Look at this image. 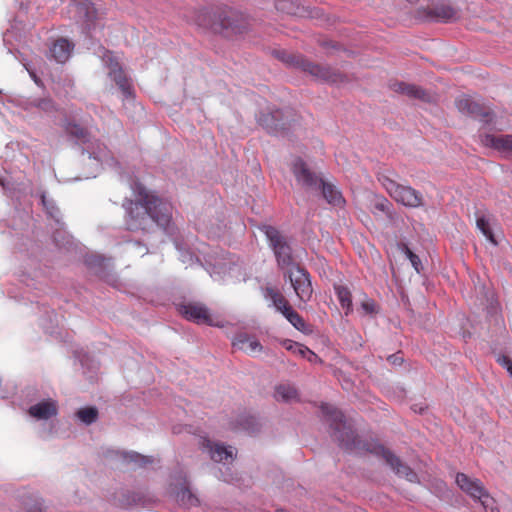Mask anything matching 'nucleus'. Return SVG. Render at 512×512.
I'll list each match as a JSON object with an SVG mask.
<instances>
[{
  "mask_svg": "<svg viewBox=\"0 0 512 512\" xmlns=\"http://www.w3.org/2000/svg\"><path fill=\"white\" fill-rule=\"evenodd\" d=\"M131 189L137 200L125 199L122 204L125 209L126 228L129 231L148 233L156 225L165 233L171 234L173 231L172 204L155 193L149 192L141 183H133Z\"/></svg>",
  "mask_w": 512,
  "mask_h": 512,
  "instance_id": "nucleus-1",
  "label": "nucleus"
},
{
  "mask_svg": "<svg viewBox=\"0 0 512 512\" xmlns=\"http://www.w3.org/2000/svg\"><path fill=\"white\" fill-rule=\"evenodd\" d=\"M190 20L200 28L225 37L241 34L246 28L243 16L231 8H219L214 11L203 8L194 11Z\"/></svg>",
  "mask_w": 512,
  "mask_h": 512,
  "instance_id": "nucleus-2",
  "label": "nucleus"
},
{
  "mask_svg": "<svg viewBox=\"0 0 512 512\" xmlns=\"http://www.w3.org/2000/svg\"><path fill=\"white\" fill-rule=\"evenodd\" d=\"M291 170L297 183L304 188L321 189L323 197L329 204L337 207H342L345 204L341 192L334 185L325 182L316 173L312 172L301 158H296L293 161Z\"/></svg>",
  "mask_w": 512,
  "mask_h": 512,
  "instance_id": "nucleus-3",
  "label": "nucleus"
},
{
  "mask_svg": "<svg viewBox=\"0 0 512 512\" xmlns=\"http://www.w3.org/2000/svg\"><path fill=\"white\" fill-rule=\"evenodd\" d=\"M321 411L334 430L339 445L347 450L355 449L357 437L351 426L345 422L343 413L329 404H322Z\"/></svg>",
  "mask_w": 512,
  "mask_h": 512,
  "instance_id": "nucleus-4",
  "label": "nucleus"
},
{
  "mask_svg": "<svg viewBox=\"0 0 512 512\" xmlns=\"http://www.w3.org/2000/svg\"><path fill=\"white\" fill-rule=\"evenodd\" d=\"M378 179L390 197L396 202L409 208H417L423 205L422 194L411 186L401 185L385 175L379 176Z\"/></svg>",
  "mask_w": 512,
  "mask_h": 512,
  "instance_id": "nucleus-5",
  "label": "nucleus"
},
{
  "mask_svg": "<svg viewBox=\"0 0 512 512\" xmlns=\"http://www.w3.org/2000/svg\"><path fill=\"white\" fill-rule=\"evenodd\" d=\"M282 61L299 67L305 72H308L310 75L314 76L316 79L330 82V83H339L342 81V75L332 70L330 67L321 66L318 64H314L306 59H304L300 55H292L282 53L281 57Z\"/></svg>",
  "mask_w": 512,
  "mask_h": 512,
  "instance_id": "nucleus-6",
  "label": "nucleus"
},
{
  "mask_svg": "<svg viewBox=\"0 0 512 512\" xmlns=\"http://www.w3.org/2000/svg\"><path fill=\"white\" fill-rule=\"evenodd\" d=\"M100 58L103 65L109 70L108 76L116 83L125 97L133 96V88L130 79L126 76L119 59L113 52L101 48Z\"/></svg>",
  "mask_w": 512,
  "mask_h": 512,
  "instance_id": "nucleus-7",
  "label": "nucleus"
},
{
  "mask_svg": "<svg viewBox=\"0 0 512 512\" xmlns=\"http://www.w3.org/2000/svg\"><path fill=\"white\" fill-rule=\"evenodd\" d=\"M260 230L267 237L278 265L281 268L290 266L292 264V251L285 238L271 225H263L260 227Z\"/></svg>",
  "mask_w": 512,
  "mask_h": 512,
  "instance_id": "nucleus-8",
  "label": "nucleus"
},
{
  "mask_svg": "<svg viewBox=\"0 0 512 512\" xmlns=\"http://www.w3.org/2000/svg\"><path fill=\"white\" fill-rule=\"evenodd\" d=\"M292 114L291 109L269 110L267 113H261L257 121L268 133L280 135L291 127Z\"/></svg>",
  "mask_w": 512,
  "mask_h": 512,
  "instance_id": "nucleus-9",
  "label": "nucleus"
},
{
  "mask_svg": "<svg viewBox=\"0 0 512 512\" xmlns=\"http://www.w3.org/2000/svg\"><path fill=\"white\" fill-rule=\"evenodd\" d=\"M178 312L187 320L195 322L197 324H206L209 326L223 327L224 323L222 320L214 319L209 313L208 308L198 302H187L179 304Z\"/></svg>",
  "mask_w": 512,
  "mask_h": 512,
  "instance_id": "nucleus-10",
  "label": "nucleus"
},
{
  "mask_svg": "<svg viewBox=\"0 0 512 512\" xmlns=\"http://www.w3.org/2000/svg\"><path fill=\"white\" fill-rule=\"evenodd\" d=\"M372 454L381 457L385 463L393 470L398 476L405 477L410 482L417 481L416 473L406 464H404L393 452L386 449L380 444H373L368 448Z\"/></svg>",
  "mask_w": 512,
  "mask_h": 512,
  "instance_id": "nucleus-11",
  "label": "nucleus"
},
{
  "mask_svg": "<svg viewBox=\"0 0 512 512\" xmlns=\"http://www.w3.org/2000/svg\"><path fill=\"white\" fill-rule=\"evenodd\" d=\"M455 481L463 492L472 499L478 500L485 510L489 508V494L480 480L472 479L464 473H457Z\"/></svg>",
  "mask_w": 512,
  "mask_h": 512,
  "instance_id": "nucleus-12",
  "label": "nucleus"
},
{
  "mask_svg": "<svg viewBox=\"0 0 512 512\" xmlns=\"http://www.w3.org/2000/svg\"><path fill=\"white\" fill-rule=\"evenodd\" d=\"M288 277L297 297L303 302H308L313 293L309 273L300 266H295L289 270Z\"/></svg>",
  "mask_w": 512,
  "mask_h": 512,
  "instance_id": "nucleus-13",
  "label": "nucleus"
},
{
  "mask_svg": "<svg viewBox=\"0 0 512 512\" xmlns=\"http://www.w3.org/2000/svg\"><path fill=\"white\" fill-rule=\"evenodd\" d=\"M70 6V11L74 13L77 21L85 25L88 30L95 27L98 19V12L93 3L88 0H73Z\"/></svg>",
  "mask_w": 512,
  "mask_h": 512,
  "instance_id": "nucleus-14",
  "label": "nucleus"
},
{
  "mask_svg": "<svg viewBox=\"0 0 512 512\" xmlns=\"http://www.w3.org/2000/svg\"><path fill=\"white\" fill-rule=\"evenodd\" d=\"M457 11L451 5L437 4L432 8H423L417 11V18L423 21L449 22L455 19Z\"/></svg>",
  "mask_w": 512,
  "mask_h": 512,
  "instance_id": "nucleus-15",
  "label": "nucleus"
},
{
  "mask_svg": "<svg viewBox=\"0 0 512 512\" xmlns=\"http://www.w3.org/2000/svg\"><path fill=\"white\" fill-rule=\"evenodd\" d=\"M202 446L215 462L229 463L232 462L236 456V449L232 446L213 443L208 439H203Z\"/></svg>",
  "mask_w": 512,
  "mask_h": 512,
  "instance_id": "nucleus-16",
  "label": "nucleus"
},
{
  "mask_svg": "<svg viewBox=\"0 0 512 512\" xmlns=\"http://www.w3.org/2000/svg\"><path fill=\"white\" fill-rule=\"evenodd\" d=\"M456 107L462 114L474 118L479 117L485 121H488L490 118V113L485 111V108L480 103L467 95H463L456 100Z\"/></svg>",
  "mask_w": 512,
  "mask_h": 512,
  "instance_id": "nucleus-17",
  "label": "nucleus"
},
{
  "mask_svg": "<svg viewBox=\"0 0 512 512\" xmlns=\"http://www.w3.org/2000/svg\"><path fill=\"white\" fill-rule=\"evenodd\" d=\"M480 142L485 147H490L506 157H512V135L485 134L481 136Z\"/></svg>",
  "mask_w": 512,
  "mask_h": 512,
  "instance_id": "nucleus-18",
  "label": "nucleus"
},
{
  "mask_svg": "<svg viewBox=\"0 0 512 512\" xmlns=\"http://www.w3.org/2000/svg\"><path fill=\"white\" fill-rule=\"evenodd\" d=\"M391 88L394 92L406 95L411 99H419L423 102H430L433 100L430 93L414 84L396 82L391 85Z\"/></svg>",
  "mask_w": 512,
  "mask_h": 512,
  "instance_id": "nucleus-19",
  "label": "nucleus"
},
{
  "mask_svg": "<svg viewBox=\"0 0 512 512\" xmlns=\"http://www.w3.org/2000/svg\"><path fill=\"white\" fill-rule=\"evenodd\" d=\"M74 44L65 38H59L49 48V57L58 63H65L71 56Z\"/></svg>",
  "mask_w": 512,
  "mask_h": 512,
  "instance_id": "nucleus-20",
  "label": "nucleus"
},
{
  "mask_svg": "<svg viewBox=\"0 0 512 512\" xmlns=\"http://www.w3.org/2000/svg\"><path fill=\"white\" fill-rule=\"evenodd\" d=\"M232 345L234 348L251 355L259 353L263 349L258 339L254 336L248 335L247 333L237 334L232 341Z\"/></svg>",
  "mask_w": 512,
  "mask_h": 512,
  "instance_id": "nucleus-21",
  "label": "nucleus"
},
{
  "mask_svg": "<svg viewBox=\"0 0 512 512\" xmlns=\"http://www.w3.org/2000/svg\"><path fill=\"white\" fill-rule=\"evenodd\" d=\"M29 414L39 420L49 419L57 414V403L51 399L39 402L29 408Z\"/></svg>",
  "mask_w": 512,
  "mask_h": 512,
  "instance_id": "nucleus-22",
  "label": "nucleus"
},
{
  "mask_svg": "<svg viewBox=\"0 0 512 512\" xmlns=\"http://www.w3.org/2000/svg\"><path fill=\"white\" fill-rule=\"evenodd\" d=\"M264 297L267 300H270L272 305L279 311L282 315L291 310L292 307L289 305L286 298L277 290L272 287H266L263 290Z\"/></svg>",
  "mask_w": 512,
  "mask_h": 512,
  "instance_id": "nucleus-23",
  "label": "nucleus"
},
{
  "mask_svg": "<svg viewBox=\"0 0 512 512\" xmlns=\"http://www.w3.org/2000/svg\"><path fill=\"white\" fill-rule=\"evenodd\" d=\"M274 397L277 401L290 403L297 400L298 392L290 384H280L275 388Z\"/></svg>",
  "mask_w": 512,
  "mask_h": 512,
  "instance_id": "nucleus-24",
  "label": "nucleus"
},
{
  "mask_svg": "<svg viewBox=\"0 0 512 512\" xmlns=\"http://www.w3.org/2000/svg\"><path fill=\"white\" fill-rule=\"evenodd\" d=\"M66 132L73 137L77 143L87 145L91 142L90 133L76 123H68L66 126Z\"/></svg>",
  "mask_w": 512,
  "mask_h": 512,
  "instance_id": "nucleus-25",
  "label": "nucleus"
},
{
  "mask_svg": "<svg viewBox=\"0 0 512 512\" xmlns=\"http://www.w3.org/2000/svg\"><path fill=\"white\" fill-rule=\"evenodd\" d=\"M289 323L298 331L304 334L312 333V329L310 326L304 321V319L297 313L293 308L288 310L287 313L283 315Z\"/></svg>",
  "mask_w": 512,
  "mask_h": 512,
  "instance_id": "nucleus-26",
  "label": "nucleus"
},
{
  "mask_svg": "<svg viewBox=\"0 0 512 512\" xmlns=\"http://www.w3.org/2000/svg\"><path fill=\"white\" fill-rule=\"evenodd\" d=\"M334 289L341 307L346 310L345 314H349L352 311V297L350 290L342 285H336Z\"/></svg>",
  "mask_w": 512,
  "mask_h": 512,
  "instance_id": "nucleus-27",
  "label": "nucleus"
},
{
  "mask_svg": "<svg viewBox=\"0 0 512 512\" xmlns=\"http://www.w3.org/2000/svg\"><path fill=\"white\" fill-rule=\"evenodd\" d=\"M86 149L90 157L98 161L102 162L108 159V151L106 146L98 141L91 143V146L88 145Z\"/></svg>",
  "mask_w": 512,
  "mask_h": 512,
  "instance_id": "nucleus-28",
  "label": "nucleus"
},
{
  "mask_svg": "<svg viewBox=\"0 0 512 512\" xmlns=\"http://www.w3.org/2000/svg\"><path fill=\"white\" fill-rule=\"evenodd\" d=\"M476 225L490 243L497 245V241L495 240L488 218H486L484 215L478 216Z\"/></svg>",
  "mask_w": 512,
  "mask_h": 512,
  "instance_id": "nucleus-29",
  "label": "nucleus"
},
{
  "mask_svg": "<svg viewBox=\"0 0 512 512\" xmlns=\"http://www.w3.org/2000/svg\"><path fill=\"white\" fill-rule=\"evenodd\" d=\"M391 206V203L386 198L376 197L371 212L373 214H376V211H380L391 219L393 217Z\"/></svg>",
  "mask_w": 512,
  "mask_h": 512,
  "instance_id": "nucleus-30",
  "label": "nucleus"
},
{
  "mask_svg": "<svg viewBox=\"0 0 512 512\" xmlns=\"http://www.w3.org/2000/svg\"><path fill=\"white\" fill-rule=\"evenodd\" d=\"M233 429H242L248 433H254L257 430L256 419L249 415H241L238 424Z\"/></svg>",
  "mask_w": 512,
  "mask_h": 512,
  "instance_id": "nucleus-31",
  "label": "nucleus"
},
{
  "mask_svg": "<svg viewBox=\"0 0 512 512\" xmlns=\"http://www.w3.org/2000/svg\"><path fill=\"white\" fill-rule=\"evenodd\" d=\"M281 345L291 353L298 355L300 357H305V352L307 351V346L298 343L296 341L290 339H284L281 341Z\"/></svg>",
  "mask_w": 512,
  "mask_h": 512,
  "instance_id": "nucleus-32",
  "label": "nucleus"
},
{
  "mask_svg": "<svg viewBox=\"0 0 512 512\" xmlns=\"http://www.w3.org/2000/svg\"><path fill=\"white\" fill-rule=\"evenodd\" d=\"M78 418L85 424H92L97 420L98 410L95 407H86L78 410Z\"/></svg>",
  "mask_w": 512,
  "mask_h": 512,
  "instance_id": "nucleus-33",
  "label": "nucleus"
},
{
  "mask_svg": "<svg viewBox=\"0 0 512 512\" xmlns=\"http://www.w3.org/2000/svg\"><path fill=\"white\" fill-rule=\"evenodd\" d=\"M177 499L182 505L187 507L196 506L199 502L197 497L187 488L178 492Z\"/></svg>",
  "mask_w": 512,
  "mask_h": 512,
  "instance_id": "nucleus-34",
  "label": "nucleus"
},
{
  "mask_svg": "<svg viewBox=\"0 0 512 512\" xmlns=\"http://www.w3.org/2000/svg\"><path fill=\"white\" fill-rule=\"evenodd\" d=\"M125 459L139 467H146L148 464H152L154 461L152 457L144 456L136 452L127 453L125 455Z\"/></svg>",
  "mask_w": 512,
  "mask_h": 512,
  "instance_id": "nucleus-35",
  "label": "nucleus"
},
{
  "mask_svg": "<svg viewBox=\"0 0 512 512\" xmlns=\"http://www.w3.org/2000/svg\"><path fill=\"white\" fill-rule=\"evenodd\" d=\"M42 204L47 214L55 219L56 222L60 220V211L52 199H48L44 194L41 196Z\"/></svg>",
  "mask_w": 512,
  "mask_h": 512,
  "instance_id": "nucleus-36",
  "label": "nucleus"
},
{
  "mask_svg": "<svg viewBox=\"0 0 512 512\" xmlns=\"http://www.w3.org/2000/svg\"><path fill=\"white\" fill-rule=\"evenodd\" d=\"M403 251L405 253V255L407 256V258L410 260L413 268L418 272L420 273V270H421V260L420 258L415 254L413 253L410 248L406 245H403Z\"/></svg>",
  "mask_w": 512,
  "mask_h": 512,
  "instance_id": "nucleus-37",
  "label": "nucleus"
},
{
  "mask_svg": "<svg viewBox=\"0 0 512 512\" xmlns=\"http://www.w3.org/2000/svg\"><path fill=\"white\" fill-rule=\"evenodd\" d=\"M304 358L312 364L322 363L321 358L309 348H307Z\"/></svg>",
  "mask_w": 512,
  "mask_h": 512,
  "instance_id": "nucleus-38",
  "label": "nucleus"
},
{
  "mask_svg": "<svg viewBox=\"0 0 512 512\" xmlns=\"http://www.w3.org/2000/svg\"><path fill=\"white\" fill-rule=\"evenodd\" d=\"M499 363L508 371L512 377V361L506 356H502L498 359Z\"/></svg>",
  "mask_w": 512,
  "mask_h": 512,
  "instance_id": "nucleus-39",
  "label": "nucleus"
},
{
  "mask_svg": "<svg viewBox=\"0 0 512 512\" xmlns=\"http://www.w3.org/2000/svg\"><path fill=\"white\" fill-rule=\"evenodd\" d=\"M361 306H362V308L367 313H374L375 312L376 305H375V303L373 301L363 302Z\"/></svg>",
  "mask_w": 512,
  "mask_h": 512,
  "instance_id": "nucleus-40",
  "label": "nucleus"
},
{
  "mask_svg": "<svg viewBox=\"0 0 512 512\" xmlns=\"http://www.w3.org/2000/svg\"><path fill=\"white\" fill-rule=\"evenodd\" d=\"M181 261L184 263L188 262L192 264L194 261V255L188 251L181 252Z\"/></svg>",
  "mask_w": 512,
  "mask_h": 512,
  "instance_id": "nucleus-41",
  "label": "nucleus"
},
{
  "mask_svg": "<svg viewBox=\"0 0 512 512\" xmlns=\"http://www.w3.org/2000/svg\"><path fill=\"white\" fill-rule=\"evenodd\" d=\"M388 360L396 365V364H401L403 362V357L401 356L400 353H397V354H394V355H391L388 357Z\"/></svg>",
  "mask_w": 512,
  "mask_h": 512,
  "instance_id": "nucleus-42",
  "label": "nucleus"
},
{
  "mask_svg": "<svg viewBox=\"0 0 512 512\" xmlns=\"http://www.w3.org/2000/svg\"><path fill=\"white\" fill-rule=\"evenodd\" d=\"M38 106L43 110H50L53 108V104L50 100H42L38 103Z\"/></svg>",
  "mask_w": 512,
  "mask_h": 512,
  "instance_id": "nucleus-43",
  "label": "nucleus"
},
{
  "mask_svg": "<svg viewBox=\"0 0 512 512\" xmlns=\"http://www.w3.org/2000/svg\"><path fill=\"white\" fill-rule=\"evenodd\" d=\"M9 181L6 178L0 177V186L6 191L8 189Z\"/></svg>",
  "mask_w": 512,
  "mask_h": 512,
  "instance_id": "nucleus-44",
  "label": "nucleus"
},
{
  "mask_svg": "<svg viewBox=\"0 0 512 512\" xmlns=\"http://www.w3.org/2000/svg\"><path fill=\"white\" fill-rule=\"evenodd\" d=\"M30 76L32 77V79L34 80V82L37 85H40V80L37 78V76H36V74L34 72H30Z\"/></svg>",
  "mask_w": 512,
  "mask_h": 512,
  "instance_id": "nucleus-45",
  "label": "nucleus"
},
{
  "mask_svg": "<svg viewBox=\"0 0 512 512\" xmlns=\"http://www.w3.org/2000/svg\"><path fill=\"white\" fill-rule=\"evenodd\" d=\"M28 512H43V510H42L41 506H36L32 510H30Z\"/></svg>",
  "mask_w": 512,
  "mask_h": 512,
  "instance_id": "nucleus-46",
  "label": "nucleus"
},
{
  "mask_svg": "<svg viewBox=\"0 0 512 512\" xmlns=\"http://www.w3.org/2000/svg\"><path fill=\"white\" fill-rule=\"evenodd\" d=\"M223 481H225V482H229V481H230V479H229V478H226V477H223Z\"/></svg>",
  "mask_w": 512,
  "mask_h": 512,
  "instance_id": "nucleus-47",
  "label": "nucleus"
}]
</instances>
